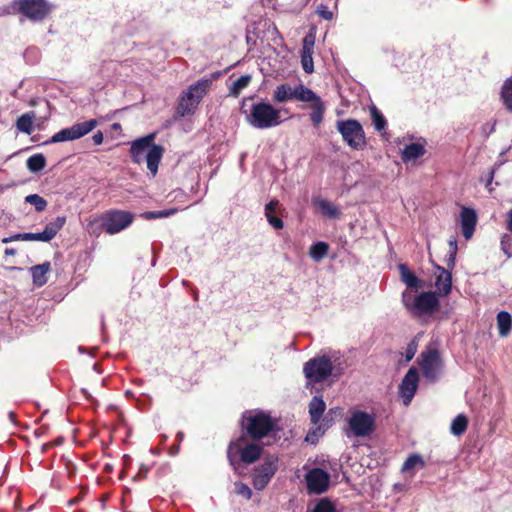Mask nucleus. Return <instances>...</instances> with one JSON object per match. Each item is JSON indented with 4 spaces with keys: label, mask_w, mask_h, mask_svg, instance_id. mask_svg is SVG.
<instances>
[{
    "label": "nucleus",
    "mask_w": 512,
    "mask_h": 512,
    "mask_svg": "<svg viewBox=\"0 0 512 512\" xmlns=\"http://www.w3.org/2000/svg\"><path fill=\"white\" fill-rule=\"evenodd\" d=\"M499 166H500V164H495L494 167L490 170V172L488 174V177H487V180H486V187L489 190H491L490 185H491V183L493 181L495 171L498 169Z\"/></svg>",
    "instance_id": "nucleus-48"
},
{
    "label": "nucleus",
    "mask_w": 512,
    "mask_h": 512,
    "mask_svg": "<svg viewBox=\"0 0 512 512\" xmlns=\"http://www.w3.org/2000/svg\"><path fill=\"white\" fill-rule=\"evenodd\" d=\"M309 494H322L328 490L330 475L321 468H312L305 475Z\"/></svg>",
    "instance_id": "nucleus-15"
},
{
    "label": "nucleus",
    "mask_w": 512,
    "mask_h": 512,
    "mask_svg": "<svg viewBox=\"0 0 512 512\" xmlns=\"http://www.w3.org/2000/svg\"><path fill=\"white\" fill-rule=\"evenodd\" d=\"M177 212L176 208L165 209L160 211H146L143 212L140 216L145 220H154L160 218H166L174 215Z\"/></svg>",
    "instance_id": "nucleus-40"
},
{
    "label": "nucleus",
    "mask_w": 512,
    "mask_h": 512,
    "mask_svg": "<svg viewBox=\"0 0 512 512\" xmlns=\"http://www.w3.org/2000/svg\"><path fill=\"white\" fill-rule=\"evenodd\" d=\"M198 103L195 100H190L186 96L182 95L179 101L178 112L182 115L192 114L197 108Z\"/></svg>",
    "instance_id": "nucleus-37"
},
{
    "label": "nucleus",
    "mask_w": 512,
    "mask_h": 512,
    "mask_svg": "<svg viewBox=\"0 0 512 512\" xmlns=\"http://www.w3.org/2000/svg\"><path fill=\"white\" fill-rule=\"evenodd\" d=\"M314 204L319 208L321 213L329 218H337L340 214L338 208L325 199H316Z\"/></svg>",
    "instance_id": "nucleus-29"
},
{
    "label": "nucleus",
    "mask_w": 512,
    "mask_h": 512,
    "mask_svg": "<svg viewBox=\"0 0 512 512\" xmlns=\"http://www.w3.org/2000/svg\"><path fill=\"white\" fill-rule=\"evenodd\" d=\"M210 85L211 81L209 79H200L196 83L190 85L187 91L183 93V95L190 100H195V102L199 104L209 89Z\"/></svg>",
    "instance_id": "nucleus-21"
},
{
    "label": "nucleus",
    "mask_w": 512,
    "mask_h": 512,
    "mask_svg": "<svg viewBox=\"0 0 512 512\" xmlns=\"http://www.w3.org/2000/svg\"><path fill=\"white\" fill-rule=\"evenodd\" d=\"M500 96L505 108L512 113V77L507 78L502 85Z\"/></svg>",
    "instance_id": "nucleus-30"
},
{
    "label": "nucleus",
    "mask_w": 512,
    "mask_h": 512,
    "mask_svg": "<svg viewBox=\"0 0 512 512\" xmlns=\"http://www.w3.org/2000/svg\"><path fill=\"white\" fill-rule=\"evenodd\" d=\"M242 430L246 436L253 440L270 437L274 432V423L271 417L262 411H246L241 420Z\"/></svg>",
    "instance_id": "nucleus-6"
},
{
    "label": "nucleus",
    "mask_w": 512,
    "mask_h": 512,
    "mask_svg": "<svg viewBox=\"0 0 512 512\" xmlns=\"http://www.w3.org/2000/svg\"><path fill=\"white\" fill-rule=\"evenodd\" d=\"M279 205V201L275 199L265 205V217L268 223L276 230H280L284 226L282 219L276 216Z\"/></svg>",
    "instance_id": "nucleus-22"
},
{
    "label": "nucleus",
    "mask_w": 512,
    "mask_h": 512,
    "mask_svg": "<svg viewBox=\"0 0 512 512\" xmlns=\"http://www.w3.org/2000/svg\"><path fill=\"white\" fill-rule=\"evenodd\" d=\"M248 438L245 434H242L235 441L229 444L227 450V457L229 463L236 467V463L239 459L242 463L252 464L256 462L262 454V446L257 442Z\"/></svg>",
    "instance_id": "nucleus-4"
},
{
    "label": "nucleus",
    "mask_w": 512,
    "mask_h": 512,
    "mask_svg": "<svg viewBox=\"0 0 512 512\" xmlns=\"http://www.w3.org/2000/svg\"><path fill=\"white\" fill-rule=\"evenodd\" d=\"M312 512H336L334 504L327 498L320 499Z\"/></svg>",
    "instance_id": "nucleus-42"
},
{
    "label": "nucleus",
    "mask_w": 512,
    "mask_h": 512,
    "mask_svg": "<svg viewBox=\"0 0 512 512\" xmlns=\"http://www.w3.org/2000/svg\"><path fill=\"white\" fill-rule=\"evenodd\" d=\"M103 133L101 131H98L96 132L93 136H92V140L94 142L95 145H100L102 144L103 142Z\"/></svg>",
    "instance_id": "nucleus-50"
},
{
    "label": "nucleus",
    "mask_w": 512,
    "mask_h": 512,
    "mask_svg": "<svg viewBox=\"0 0 512 512\" xmlns=\"http://www.w3.org/2000/svg\"><path fill=\"white\" fill-rule=\"evenodd\" d=\"M426 150L424 145L420 143H410L404 147L401 153V158L404 162H409L422 157Z\"/></svg>",
    "instance_id": "nucleus-24"
},
{
    "label": "nucleus",
    "mask_w": 512,
    "mask_h": 512,
    "mask_svg": "<svg viewBox=\"0 0 512 512\" xmlns=\"http://www.w3.org/2000/svg\"><path fill=\"white\" fill-rule=\"evenodd\" d=\"M43 232L39 233H22V234H15V239H21L22 241H41V242H47L45 238H43Z\"/></svg>",
    "instance_id": "nucleus-43"
},
{
    "label": "nucleus",
    "mask_w": 512,
    "mask_h": 512,
    "mask_svg": "<svg viewBox=\"0 0 512 512\" xmlns=\"http://www.w3.org/2000/svg\"><path fill=\"white\" fill-rule=\"evenodd\" d=\"M329 246L325 242H317L310 247L309 255L315 261H320L328 253Z\"/></svg>",
    "instance_id": "nucleus-35"
},
{
    "label": "nucleus",
    "mask_w": 512,
    "mask_h": 512,
    "mask_svg": "<svg viewBox=\"0 0 512 512\" xmlns=\"http://www.w3.org/2000/svg\"><path fill=\"white\" fill-rule=\"evenodd\" d=\"M148 472V467L144 464H142L139 468L138 474L135 476V478H144Z\"/></svg>",
    "instance_id": "nucleus-52"
},
{
    "label": "nucleus",
    "mask_w": 512,
    "mask_h": 512,
    "mask_svg": "<svg viewBox=\"0 0 512 512\" xmlns=\"http://www.w3.org/2000/svg\"><path fill=\"white\" fill-rule=\"evenodd\" d=\"M337 131L341 134L343 141L354 150H361L366 145L365 132L358 120H338Z\"/></svg>",
    "instance_id": "nucleus-8"
},
{
    "label": "nucleus",
    "mask_w": 512,
    "mask_h": 512,
    "mask_svg": "<svg viewBox=\"0 0 512 512\" xmlns=\"http://www.w3.org/2000/svg\"><path fill=\"white\" fill-rule=\"evenodd\" d=\"M419 376L415 368H410L402 379L399 392L403 398L404 405H409L412 401L418 387Z\"/></svg>",
    "instance_id": "nucleus-16"
},
{
    "label": "nucleus",
    "mask_w": 512,
    "mask_h": 512,
    "mask_svg": "<svg viewBox=\"0 0 512 512\" xmlns=\"http://www.w3.org/2000/svg\"><path fill=\"white\" fill-rule=\"evenodd\" d=\"M348 425L354 436L367 437L373 432L375 418L367 412L357 410L351 414Z\"/></svg>",
    "instance_id": "nucleus-13"
},
{
    "label": "nucleus",
    "mask_w": 512,
    "mask_h": 512,
    "mask_svg": "<svg viewBox=\"0 0 512 512\" xmlns=\"http://www.w3.org/2000/svg\"><path fill=\"white\" fill-rule=\"evenodd\" d=\"M155 133L138 138L131 143L130 154L134 163L140 164L146 161L148 170L155 175L162 159L164 149L160 145L153 144Z\"/></svg>",
    "instance_id": "nucleus-2"
},
{
    "label": "nucleus",
    "mask_w": 512,
    "mask_h": 512,
    "mask_svg": "<svg viewBox=\"0 0 512 512\" xmlns=\"http://www.w3.org/2000/svg\"><path fill=\"white\" fill-rule=\"evenodd\" d=\"M99 220L102 230L109 235H114L132 224L134 214L123 210H108L99 217Z\"/></svg>",
    "instance_id": "nucleus-9"
},
{
    "label": "nucleus",
    "mask_w": 512,
    "mask_h": 512,
    "mask_svg": "<svg viewBox=\"0 0 512 512\" xmlns=\"http://www.w3.org/2000/svg\"><path fill=\"white\" fill-rule=\"evenodd\" d=\"M17 240H18V239H15V238H14V235H13V236H11V237L4 238V239H3V242H4V243H8V242H11V241H17Z\"/></svg>",
    "instance_id": "nucleus-55"
},
{
    "label": "nucleus",
    "mask_w": 512,
    "mask_h": 512,
    "mask_svg": "<svg viewBox=\"0 0 512 512\" xmlns=\"http://www.w3.org/2000/svg\"><path fill=\"white\" fill-rule=\"evenodd\" d=\"M317 13L325 20H332L333 12L328 9L326 5H319L317 8Z\"/></svg>",
    "instance_id": "nucleus-46"
},
{
    "label": "nucleus",
    "mask_w": 512,
    "mask_h": 512,
    "mask_svg": "<svg viewBox=\"0 0 512 512\" xmlns=\"http://www.w3.org/2000/svg\"><path fill=\"white\" fill-rule=\"evenodd\" d=\"M325 409L326 404L321 397L315 396L312 398L309 404V414L313 424H317L320 421Z\"/></svg>",
    "instance_id": "nucleus-25"
},
{
    "label": "nucleus",
    "mask_w": 512,
    "mask_h": 512,
    "mask_svg": "<svg viewBox=\"0 0 512 512\" xmlns=\"http://www.w3.org/2000/svg\"><path fill=\"white\" fill-rule=\"evenodd\" d=\"M308 99L302 100L304 103H310V120L314 127H319L323 122L324 113L326 110L325 104L322 99L310 88L307 90Z\"/></svg>",
    "instance_id": "nucleus-17"
},
{
    "label": "nucleus",
    "mask_w": 512,
    "mask_h": 512,
    "mask_svg": "<svg viewBox=\"0 0 512 512\" xmlns=\"http://www.w3.org/2000/svg\"><path fill=\"white\" fill-rule=\"evenodd\" d=\"M497 327L500 336L506 337L512 330V317L507 311H500L497 314Z\"/></svg>",
    "instance_id": "nucleus-27"
},
{
    "label": "nucleus",
    "mask_w": 512,
    "mask_h": 512,
    "mask_svg": "<svg viewBox=\"0 0 512 512\" xmlns=\"http://www.w3.org/2000/svg\"><path fill=\"white\" fill-rule=\"evenodd\" d=\"M176 437H177L178 441L181 442L183 440V438H184V433L179 431L177 433Z\"/></svg>",
    "instance_id": "nucleus-57"
},
{
    "label": "nucleus",
    "mask_w": 512,
    "mask_h": 512,
    "mask_svg": "<svg viewBox=\"0 0 512 512\" xmlns=\"http://www.w3.org/2000/svg\"><path fill=\"white\" fill-rule=\"evenodd\" d=\"M507 229L512 233V209L507 213Z\"/></svg>",
    "instance_id": "nucleus-53"
},
{
    "label": "nucleus",
    "mask_w": 512,
    "mask_h": 512,
    "mask_svg": "<svg viewBox=\"0 0 512 512\" xmlns=\"http://www.w3.org/2000/svg\"><path fill=\"white\" fill-rule=\"evenodd\" d=\"M5 254H7V255H14L15 254V250L13 248H7L5 250Z\"/></svg>",
    "instance_id": "nucleus-56"
},
{
    "label": "nucleus",
    "mask_w": 512,
    "mask_h": 512,
    "mask_svg": "<svg viewBox=\"0 0 512 512\" xmlns=\"http://www.w3.org/2000/svg\"><path fill=\"white\" fill-rule=\"evenodd\" d=\"M468 426V419L464 414L457 415L450 426V432L454 436H461L465 433Z\"/></svg>",
    "instance_id": "nucleus-31"
},
{
    "label": "nucleus",
    "mask_w": 512,
    "mask_h": 512,
    "mask_svg": "<svg viewBox=\"0 0 512 512\" xmlns=\"http://www.w3.org/2000/svg\"><path fill=\"white\" fill-rule=\"evenodd\" d=\"M449 246H450V251H452L453 253H457V242L455 239H451L449 241Z\"/></svg>",
    "instance_id": "nucleus-54"
},
{
    "label": "nucleus",
    "mask_w": 512,
    "mask_h": 512,
    "mask_svg": "<svg viewBox=\"0 0 512 512\" xmlns=\"http://www.w3.org/2000/svg\"><path fill=\"white\" fill-rule=\"evenodd\" d=\"M346 364L340 352H331L314 357L304 364L303 372L311 383H321L329 376H340L344 373Z\"/></svg>",
    "instance_id": "nucleus-1"
},
{
    "label": "nucleus",
    "mask_w": 512,
    "mask_h": 512,
    "mask_svg": "<svg viewBox=\"0 0 512 512\" xmlns=\"http://www.w3.org/2000/svg\"><path fill=\"white\" fill-rule=\"evenodd\" d=\"M370 113L372 117V124L377 132H383L386 129L387 121L383 114L377 109V107L372 106L370 108Z\"/></svg>",
    "instance_id": "nucleus-34"
},
{
    "label": "nucleus",
    "mask_w": 512,
    "mask_h": 512,
    "mask_svg": "<svg viewBox=\"0 0 512 512\" xmlns=\"http://www.w3.org/2000/svg\"><path fill=\"white\" fill-rule=\"evenodd\" d=\"M279 458L275 454H267L262 462L256 466L253 475V486L256 490H263L278 470Z\"/></svg>",
    "instance_id": "nucleus-10"
},
{
    "label": "nucleus",
    "mask_w": 512,
    "mask_h": 512,
    "mask_svg": "<svg viewBox=\"0 0 512 512\" xmlns=\"http://www.w3.org/2000/svg\"><path fill=\"white\" fill-rule=\"evenodd\" d=\"M244 113L246 121L256 129H268L282 123L280 110L263 100L253 103L249 112L244 111Z\"/></svg>",
    "instance_id": "nucleus-5"
},
{
    "label": "nucleus",
    "mask_w": 512,
    "mask_h": 512,
    "mask_svg": "<svg viewBox=\"0 0 512 512\" xmlns=\"http://www.w3.org/2000/svg\"><path fill=\"white\" fill-rule=\"evenodd\" d=\"M501 249L507 257H512V236L504 234L501 238Z\"/></svg>",
    "instance_id": "nucleus-44"
},
{
    "label": "nucleus",
    "mask_w": 512,
    "mask_h": 512,
    "mask_svg": "<svg viewBox=\"0 0 512 512\" xmlns=\"http://www.w3.org/2000/svg\"><path fill=\"white\" fill-rule=\"evenodd\" d=\"M308 87L303 84H298L294 87L285 83L276 87L273 93V101L276 103H284L288 100H297L302 102V100L308 99L307 93Z\"/></svg>",
    "instance_id": "nucleus-14"
},
{
    "label": "nucleus",
    "mask_w": 512,
    "mask_h": 512,
    "mask_svg": "<svg viewBox=\"0 0 512 512\" xmlns=\"http://www.w3.org/2000/svg\"><path fill=\"white\" fill-rule=\"evenodd\" d=\"M66 223V217L65 216H58L54 221L48 223L45 226V229L43 232V238L46 239L47 242L52 240L56 234L62 229L64 224Z\"/></svg>",
    "instance_id": "nucleus-26"
},
{
    "label": "nucleus",
    "mask_w": 512,
    "mask_h": 512,
    "mask_svg": "<svg viewBox=\"0 0 512 512\" xmlns=\"http://www.w3.org/2000/svg\"><path fill=\"white\" fill-rule=\"evenodd\" d=\"M401 280L407 285L408 288L418 289L421 287L419 278L409 270L405 264L399 265Z\"/></svg>",
    "instance_id": "nucleus-28"
},
{
    "label": "nucleus",
    "mask_w": 512,
    "mask_h": 512,
    "mask_svg": "<svg viewBox=\"0 0 512 512\" xmlns=\"http://www.w3.org/2000/svg\"><path fill=\"white\" fill-rule=\"evenodd\" d=\"M436 269L438 271V274L436 277L435 286L438 291V294L442 296H447L451 292L452 275L447 269L441 266H436Z\"/></svg>",
    "instance_id": "nucleus-20"
},
{
    "label": "nucleus",
    "mask_w": 512,
    "mask_h": 512,
    "mask_svg": "<svg viewBox=\"0 0 512 512\" xmlns=\"http://www.w3.org/2000/svg\"><path fill=\"white\" fill-rule=\"evenodd\" d=\"M27 168L33 173H37L46 166V159L43 154H34L26 161Z\"/></svg>",
    "instance_id": "nucleus-33"
},
{
    "label": "nucleus",
    "mask_w": 512,
    "mask_h": 512,
    "mask_svg": "<svg viewBox=\"0 0 512 512\" xmlns=\"http://www.w3.org/2000/svg\"><path fill=\"white\" fill-rule=\"evenodd\" d=\"M455 260H456V253H453L452 251H450L448 259H447V265L449 268H451V269L454 268Z\"/></svg>",
    "instance_id": "nucleus-51"
},
{
    "label": "nucleus",
    "mask_w": 512,
    "mask_h": 512,
    "mask_svg": "<svg viewBox=\"0 0 512 512\" xmlns=\"http://www.w3.org/2000/svg\"><path fill=\"white\" fill-rule=\"evenodd\" d=\"M35 115L33 112L21 115L16 122V127L19 131L30 135L33 130V119Z\"/></svg>",
    "instance_id": "nucleus-32"
},
{
    "label": "nucleus",
    "mask_w": 512,
    "mask_h": 512,
    "mask_svg": "<svg viewBox=\"0 0 512 512\" xmlns=\"http://www.w3.org/2000/svg\"><path fill=\"white\" fill-rule=\"evenodd\" d=\"M477 214L474 209L463 207L460 213V224L465 239H470L475 231Z\"/></svg>",
    "instance_id": "nucleus-18"
},
{
    "label": "nucleus",
    "mask_w": 512,
    "mask_h": 512,
    "mask_svg": "<svg viewBox=\"0 0 512 512\" xmlns=\"http://www.w3.org/2000/svg\"><path fill=\"white\" fill-rule=\"evenodd\" d=\"M198 103L195 100H190L186 96L182 95L179 101L178 112L182 115L192 114L197 108Z\"/></svg>",
    "instance_id": "nucleus-36"
},
{
    "label": "nucleus",
    "mask_w": 512,
    "mask_h": 512,
    "mask_svg": "<svg viewBox=\"0 0 512 512\" xmlns=\"http://www.w3.org/2000/svg\"><path fill=\"white\" fill-rule=\"evenodd\" d=\"M425 466L423 458L419 454L410 455L402 466L403 472H408L414 468H423Z\"/></svg>",
    "instance_id": "nucleus-38"
},
{
    "label": "nucleus",
    "mask_w": 512,
    "mask_h": 512,
    "mask_svg": "<svg viewBox=\"0 0 512 512\" xmlns=\"http://www.w3.org/2000/svg\"><path fill=\"white\" fill-rule=\"evenodd\" d=\"M313 47H314V40L310 38L309 36H306L303 40V47L301 50V65L303 70L310 74L314 71V64H313Z\"/></svg>",
    "instance_id": "nucleus-19"
},
{
    "label": "nucleus",
    "mask_w": 512,
    "mask_h": 512,
    "mask_svg": "<svg viewBox=\"0 0 512 512\" xmlns=\"http://www.w3.org/2000/svg\"><path fill=\"white\" fill-rule=\"evenodd\" d=\"M98 125L97 120L90 119L81 123H75L71 127L61 129L55 133L44 144H52L66 141H73L84 137L89 134Z\"/></svg>",
    "instance_id": "nucleus-11"
},
{
    "label": "nucleus",
    "mask_w": 512,
    "mask_h": 512,
    "mask_svg": "<svg viewBox=\"0 0 512 512\" xmlns=\"http://www.w3.org/2000/svg\"><path fill=\"white\" fill-rule=\"evenodd\" d=\"M53 5L47 0H12L3 8L7 15L20 14L32 23L43 22L52 12Z\"/></svg>",
    "instance_id": "nucleus-3"
},
{
    "label": "nucleus",
    "mask_w": 512,
    "mask_h": 512,
    "mask_svg": "<svg viewBox=\"0 0 512 512\" xmlns=\"http://www.w3.org/2000/svg\"><path fill=\"white\" fill-rule=\"evenodd\" d=\"M113 128H114V129H118V128H120V124H119V123H114V124H113Z\"/></svg>",
    "instance_id": "nucleus-58"
},
{
    "label": "nucleus",
    "mask_w": 512,
    "mask_h": 512,
    "mask_svg": "<svg viewBox=\"0 0 512 512\" xmlns=\"http://www.w3.org/2000/svg\"><path fill=\"white\" fill-rule=\"evenodd\" d=\"M443 367L440 353L436 349H429L421 353L420 368L423 377L429 383H435L440 377Z\"/></svg>",
    "instance_id": "nucleus-12"
},
{
    "label": "nucleus",
    "mask_w": 512,
    "mask_h": 512,
    "mask_svg": "<svg viewBox=\"0 0 512 512\" xmlns=\"http://www.w3.org/2000/svg\"><path fill=\"white\" fill-rule=\"evenodd\" d=\"M50 271V263L45 262L39 265L32 266L30 268V273L33 279V283L41 287L45 285L48 281L47 274Z\"/></svg>",
    "instance_id": "nucleus-23"
},
{
    "label": "nucleus",
    "mask_w": 512,
    "mask_h": 512,
    "mask_svg": "<svg viewBox=\"0 0 512 512\" xmlns=\"http://www.w3.org/2000/svg\"><path fill=\"white\" fill-rule=\"evenodd\" d=\"M236 493L243 496L246 499H250L252 496L251 489L242 482L235 483Z\"/></svg>",
    "instance_id": "nucleus-45"
},
{
    "label": "nucleus",
    "mask_w": 512,
    "mask_h": 512,
    "mask_svg": "<svg viewBox=\"0 0 512 512\" xmlns=\"http://www.w3.org/2000/svg\"><path fill=\"white\" fill-rule=\"evenodd\" d=\"M402 304L412 316L431 314L439 307V299L435 292H422L414 295L405 290L402 293Z\"/></svg>",
    "instance_id": "nucleus-7"
},
{
    "label": "nucleus",
    "mask_w": 512,
    "mask_h": 512,
    "mask_svg": "<svg viewBox=\"0 0 512 512\" xmlns=\"http://www.w3.org/2000/svg\"><path fill=\"white\" fill-rule=\"evenodd\" d=\"M250 81H251L250 75L246 74V75L240 76L238 79H236L233 82V84L230 88V95L237 97L240 94V92L249 85Z\"/></svg>",
    "instance_id": "nucleus-39"
},
{
    "label": "nucleus",
    "mask_w": 512,
    "mask_h": 512,
    "mask_svg": "<svg viewBox=\"0 0 512 512\" xmlns=\"http://www.w3.org/2000/svg\"><path fill=\"white\" fill-rule=\"evenodd\" d=\"M495 125H496V122L494 121L493 123H486V124L483 126V132L486 134V136H488L489 134H491L492 132H494V130H495Z\"/></svg>",
    "instance_id": "nucleus-49"
},
{
    "label": "nucleus",
    "mask_w": 512,
    "mask_h": 512,
    "mask_svg": "<svg viewBox=\"0 0 512 512\" xmlns=\"http://www.w3.org/2000/svg\"><path fill=\"white\" fill-rule=\"evenodd\" d=\"M25 202L33 205L37 212H42L47 207V201L38 194H30L26 196Z\"/></svg>",
    "instance_id": "nucleus-41"
},
{
    "label": "nucleus",
    "mask_w": 512,
    "mask_h": 512,
    "mask_svg": "<svg viewBox=\"0 0 512 512\" xmlns=\"http://www.w3.org/2000/svg\"><path fill=\"white\" fill-rule=\"evenodd\" d=\"M417 350V346L414 342L408 344L406 348V361H410L413 359Z\"/></svg>",
    "instance_id": "nucleus-47"
}]
</instances>
